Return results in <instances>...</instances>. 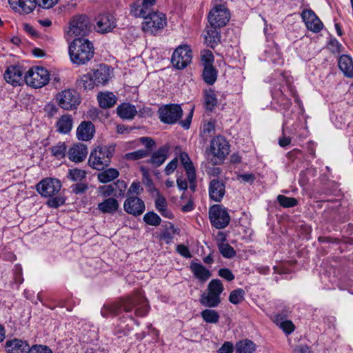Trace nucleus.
<instances>
[{
	"mask_svg": "<svg viewBox=\"0 0 353 353\" xmlns=\"http://www.w3.org/2000/svg\"><path fill=\"white\" fill-rule=\"evenodd\" d=\"M155 207L160 212L161 210L167 208V201L162 195H159L155 201Z\"/></svg>",
	"mask_w": 353,
	"mask_h": 353,
	"instance_id": "54",
	"label": "nucleus"
},
{
	"mask_svg": "<svg viewBox=\"0 0 353 353\" xmlns=\"http://www.w3.org/2000/svg\"><path fill=\"white\" fill-rule=\"evenodd\" d=\"M57 126L58 131L66 134L69 132L72 127V119L68 114L62 116L57 121Z\"/></svg>",
	"mask_w": 353,
	"mask_h": 353,
	"instance_id": "38",
	"label": "nucleus"
},
{
	"mask_svg": "<svg viewBox=\"0 0 353 353\" xmlns=\"http://www.w3.org/2000/svg\"><path fill=\"white\" fill-rule=\"evenodd\" d=\"M101 172L97 174L98 180L103 183H107L117 179L119 175V171L115 168H108L105 170H101Z\"/></svg>",
	"mask_w": 353,
	"mask_h": 353,
	"instance_id": "35",
	"label": "nucleus"
},
{
	"mask_svg": "<svg viewBox=\"0 0 353 353\" xmlns=\"http://www.w3.org/2000/svg\"><path fill=\"white\" fill-rule=\"evenodd\" d=\"M255 349V344L248 339L237 342L235 346L236 353H253Z\"/></svg>",
	"mask_w": 353,
	"mask_h": 353,
	"instance_id": "37",
	"label": "nucleus"
},
{
	"mask_svg": "<svg viewBox=\"0 0 353 353\" xmlns=\"http://www.w3.org/2000/svg\"><path fill=\"white\" fill-rule=\"evenodd\" d=\"M205 107L208 110L212 111L217 105L218 100L215 92L212 89H208L203 91Z\"/></svg>",
	"mask_w": 353,
	"mask_h": 353,
	"instance_id": "34",
	"label": "nucleus"
},
{
	"mask_svg": "<svg viewBox=\"0 0 353 353\" xmlns=\"http://www.w3.org/2000/svg\"><path fill=\"white\" fill-rule=\"evenodd\" d=\"M230 19V12L223 5L214 7L208 14L210 25L214 26H225Z\"/></svg>",
	"mask_w": 353,
	"mask_h": 353,
	"instance_id": "13",
	"label": "nucleus"
},
{
	"mask_svg": "<svg viewBox=\"0 0 353 353\" xmlns=\"http://www.w3.org/2000/svg\"><path fill=\"white\" fill-rule=\"evenodd\" d=\"M30 1H33L34 9L36 8L37 5L42 8L49 9L57 4L58 0H31Z\"/></svg>",
	"mask_w": 353,
	"mask_h": 353,
	"instance_id": "50",
	"label": "nucleus"
},
{
	"mask_svg": "<svg viewBox=\"0 0 353 353\" xmlns=\"http://www.w3.org/2000/svg\"><path fill=\"white\" fill-rule=\"evenodd\" d=\"M5 348L8 353H28L29 345L25 341L14 339L6 342Z\"/></svg>",
	"mask_w": 353,
	"mask_h": 353,
	"instance_id": "22",
	"label": "nucleus"
},
{
	"mask_svg": "<svg viewBox=\"0 0 353 353\" xmlns=\"http://www.w3.org/2000/svg\"><path fill=\"white\" fill-rule=\"evenodd\" d=\"M221 27L210 25L206 28L205 39L208 46L210 48H214L220 41L221 35L217 29Z\"/></svg>",
	"mask_w": 353,
	"mask_h": 353,
	"instance_id": "27",
	"label": "nucleus"
},
{
	"mask_svg": "<svg viewBox=\"0 0 353 353\" xmlns=\"http://www.w3.org/2000/svg\"><path fill=\"white\" fill-rule=\"evenodd\" d=\"M99 191L103 196L108 197L113 194L114 189L112 185H108L100 187Z\"/></svg>",
	"mask_w": 353,
	"mask_h": 353,
	"instance_id": "59",
	"label": "nucleus"
},
{
	"mask_svg": "<svg viewBox=\"0 0 353 353\" xmlns=\"http://www.w3.org/2000/svg\"><path fill=\"white\" fill-rule=\"evenodd\" d=\"M280 327L287 334H290L294 330V325L290 321H284L280 323Z\"/></svg>",
	"mask_w": 353,
	"mask_h": 353,
	"instance_id": "56",
	"label": "nucleus"
},
{
	"mask_svg": "<svg viewBox=\"0 0 353 353\" xmlns=\"http://www.w3.org/2000/svg\"><path fill=\"white\" fill-rule=\"evenodd\" d=\"M69 54L74 63L84 64L93 57V44L87 39H75L69 46Z\"/></svg>",
	"mask_w": 353,
	"mask_h": 353,
	"instance_id": "2",
	"label": "nucleus"
},
{
	"mask_svg": "<svg viewBox=\"0 0 353 353\" xmlns=\"http://www.w3.org/2000/svg\"><path fill=\"white\" fill-rule=\"evenodd\" d=\"M218 248L220 253L225 258L230 259L234 256L236 254V252L234 248L228 243H219Z\"/></svg>",
	"mask_w": 353,
	"mask_h": 353,
	"instance_id": "42",
	"label": "nucleus"
},
{
	"mask_svg": "<svg viewBox=\"0 0 353 353\" xmlns=\"http://www.w3.org/2000/svg\"><path fill=\"white\" fill-rule=\"evenodd\" d=\"M294 353H311V351L307 345H299L294 348Z\"/></svg>",
	"mask_w": 353,
	"mask_h": 353,
	"instance_id": "64",
	"label": "nucleus"
},
{
	"mask_svg": "<svg viewBox=\"0 0 353 353\" xmlns=\"http://www.w3.org/2000/svg\"><path fill=\"white\" fill-rule=\"evenodd\" d=\"M149 155L148 150H138L132 152L126 153L125 159L129 161H136L143 159Z\"/></svg>",
	"mask_w": 353,
	"mask_h": 353,
	"instance_id": "45",
	"label": "nucleus"
},
{
	"mask_svg": "<svg viewBox=\"0 0 353 353\" xmlns=\"http://www.w3.org/2000/svg\"><path fill=\"white\" fill-rule=\"evenodd\" d=\"M134 307H137L135 314L139 316H145L149 311L147 300L140 292L128 297L121 303L104 305L101 312L103 316H107L109 314L117 316L120 314L121 309L125 312H129Z\"/></svg>",
	"mask_w": 353,
	"mask_h": 353,
	"instance_id": "1",
	"label": "nucleus"
},
{
	"mask_svg": "<svg viewBox=\"0 0 353 353\" xmlns=\"http://www.w3.org/2000/svg\"><path fill=\"white\" fill-rule=\"evenodd\" d=\"M174 230H173L172 232L167 230L164 231L161 236V239L165 241L166 243H169L172 241L174 238Z\"/></svg>",
	"mask_w": 353,
	"mask_h": 353,
	"instance_id": "61",
	"label": "nucleus"
},
{
	"mask_svg": "<svg viewBox=\"0 0 353 353\" xmlns=\"http://www.w3.org/2000/svg\"><path fill=\"white\" fill-rule=\"evenodd\" d=\"M203 321L208 323L215 324L218 323L220 316L219 313L212 309H205L201 312Z\"/></svg>",
	"mask_w": 353,
	"mask_h": 353,
	"instance_id": "40",
	"label": "nucleus"
},
{
	"mask_svg": "<svg viewBox=\"0 0 353 353\" xmlns=\"http://www.w3.org/2000/svg\"><path fill=\"white\" fill-rule=\"evenodd\" d=\"M180 160L183 164L188 176L189 181L192 183L196 180L195 169L188 154L181 152L180 155Z\"/></svg>",
	"mask_w": 353,
	"mask_h": 353,
	"instance_id": "29",
	"label": "nucleus"
},
{
	"mask_svg": "<svg viewBox=\"0 0 353 353\" xmlns=\"http://www.w3.org/2000/svg\"><path fill=\"white\" fill-rule=\"evenodd\" d=\"M31 0H8L11 8L20 13L29 14L34 10V3Z\"/></svg>",
	"mask_w": 353,
	"mask_h": 353,
	"instance_id": "26",
	"label": "nucleus"
},
{
	"mask_svg": "<svg viewBox=\"0 0 353 353\" xmlns=\"http://www.w3.org/2000/svg\"><path fill=\"white\" fill-rule=\"evenodd\" d=\"M190 270L194 276L201 281H205L211 276L210 272L200 263H191Z\"/></svg>",
	"mask_w": 353,
	"mask_h": 353,
	"instance_id": "30",
	"label": "nucleus"
},
{
	"mask_svg": "<svg viewBox=\"0 0 353 353\" xmlns=\"http://www.w3.org/2000/svg\"><path fill=\"white\" fill-rule=\"evenodd\" d=\"M210 199L215 202H220L225 194V182L219 179L210 181L208 187Z\"/></svg>",
	"mask_w": 353,
	"mask_h": 353,
	"instance_id": "16",
	"label": "nucleus"
},
{
	"mask_svg": "<svg viewBox=\"0 0 353 353\" xmlns=\"http://www.w3.org/2000/svg\"><path fill=\"white\" fill-rule=\"evenodd\" d=\"M142 191H143V188L141 187L140 183L134 181L131 184V185L127 192V196L128 197L131 196H130L131 194H135L137 195L140 194Z\"/></svg>",
	"mask_w": 353,
	"mask_h": 353,
	"instance_id": "53",
	"label": "nucleus"
},
{
	"mask_svg": "<svg viewBox=\"0 0 353 353\" xmlns=\"http://www.w3.org/2000/svg\"><path fill=\"white\" fill-rule=\"evenodd\" d=\"M124 210L132 215L139 216L145 210V203L140 198L137 196H129L124 201Z\"/></svg>",
	"mask_w": 353,
	"mask_h": 353,
	"instance_id": "17",
	"label": "nucleus"
},
{
	"mask_svg": "<svg viewBox=\"0 0 353 353\" xmlns=\"http://www.w3.org/2000/svg\"><path fill=\"white\" fill-rule=\"evenodd\" d=\"M139 141L145 146V150H148L149 152L155 145L154 141L152 138L148 137H141L139 139Z\"/></svg>",
	"mask_w": 353,
	"mask_h": 353,
	"instance_id": "58",
	"label": "nucleus"
},
{
	"mask_svg": "<svg viewBox=\"0 0 353 353\" xmlns=\"http://www.w3.org/2000/svg\"><path fill=\"white\" fill-rule=\"evenodd\" d=\"M277 201L283 208H292L298 204V201L295 198L288 197L281 194L277 196Z\"/></svg>",
	"mask_w": 353,
	"mask_h": 353,
	"instance_id": "46",
	"label": "nucleus"
},
{
	"mask_svg": "<svg viewBox=\"0 0 353 353\" xmlns=\"http://www.w3.org/2000/svg\"><path fill=\"white\" fill-rule=\"evenodd\" d=\"M229 152V144L223 137L217 136L211 141L210 152L213 155L212 161L214 165L222 163Z\"/></svg>",
	"mask_w": 353,
	"mask_h": 353,
	"instance_id": "6",
	"label": "nucleus"
},
{
	"mask_svg": "<svg viewBox=\"0 0 353 353\" xmlns=\"http://www.w3.org/2000/svg\"><path fill=\"white\" fill-rule=\"evenodd\" d=\"M169 148L167 146L160 147L157 151L154 152L147 163H150L153 167L158 168L161 166L168 157Z\"/></svg>",
	"mask_w": 353,
	"mask_h": 353,
	"instance_id": "25",
	"label": "nucleus"
},
{
	"mask_svg": "<svg viewBox=\"0 0 353 353\" xmlns=\"http://www.w3.org/2000/svg\"><path fill=\"white\" fill-rule=\"evenodd\" d=\"M118 115L125 119H132L137 114L136 108L130 103H122L117 108Z\"/></svg>",
	"mask_w": 353,
	"mask_h": 353,
	"instance_id": "33",
	"label": "nucleus"
},
{
	"mask_svg": "<svg viewBox=\"0 0 353 353\" xmlns=\"http://www.w3.org/2000/svg\"><path fill=\"white\" fill-rule=\"evenodd\" d=\"M72 188L75 194L83 193L88 189V186L85 183H77L72 185Z\"/></svg>",
	"mask_w": 353,
	"mask_h": 353,
	"instance_id": "63",
	"label": "nucleus"
},
{
	"mask_svg": "<svg viewBox=\"0 0 353 353\" xmlns=\"http://www.w3.org/2000/svg\"><path fill=\"white\" fill-rule=\"evenodd\" d=\"M214 55L209 50H205L201 52V63L203 68L213 66Z\"/></svg>",
	"mask_w": 353,
	"mask_h": 353,
	"instance_id": "49",
	"label": "nucleus"
},
{
	"mask_svg": "<svg viewBox=\"0 0 353 353\" xmlns=\"http://www.w3.org/2000/svg\"><path fill=\"white\" fill-rule=\"evenodd\" d=\"M89 19L85 15L75 16L70 23V32L75 36L84 37L90 32Z\"/></svg>",
	"mask_w": 353,
	"mask_h": 353,
	"instance_id": "14",
	"label": "nucleus"
},
{
	"mask_svg": "<svg viewBox=\"0 0 353 353\" xmlns=\"http://www.w3.org/2000/svg\"><path fill=\"white\" fill-rule=\"evenodd\" d=\"M209 217L212 225L217 229L225 228L230 221L227 209L220 205H214L210 208Z\"/></svg>",
	"mask_w": 353,
	"mask_h": 353,
	"instance_id": "9",
	"label": "nucleus"
},
{
	"mask_svg": "<svg viewBox=\"0 0 353 353\" xmlns=\"http://www.w3.org/2000/svg\"><path fill=\"white\" fill-rule=\"evenodd\" d=\"M155 4V0H143L141 4L131 6L130 13L135 17L146 18L152 14V8Z\"/></svg>",
	"mask_w": 353,
	"mask_h": 353,
	"instance_id": "19",
	"label": "nucleus"
},
{
	"mask_svg": "<svg viewBox=\"0 0 353 353\" xmlns=\"http://www.w3.org/2000/svg\"><path fill=\"white\" fill-rule=\"evenodd\" d=\"M165 25V15L161 12H154L144 19L142 23V30L145 32L155 34L162 30Z\"/></svg>",
	"mask_w": 353,
	"mask_h": 353,
	"instance_id": "8",
	"label": "nucleus"
},
{
	"mask_svg": "<svg viewBox=\"0 0 353 353\" xmlns=\"http://www.w3.org/2000/svg\"><path fill=\"white\" fill-rule=\"evenodd\" d=\"M117 26V19L110 12H103L95 18L94 28L101 34L112 32Z\"/></svg>",
	"mask_w": 353,
	"mask_h": 353,
	"instance_id": "12",
	"label": "nucleus"
},
{
	"mask_svg": "<svg viewBox=\"0 0 353 353\" xmlns=\"http://www.w3.org/2000/svg\"><path fill=\"white\" fill-rule=\"evenodd\" d=\"M110 68L104 64H100L96 69L90 72L96 85H105L110 79Z\"/></svg>",
	"mask_w": 353,
	"mask_h": 353,
	"instance_id": "21",
	"label": "nucleus"
},
{
	"mask_svg": "<svg viewBox=\"0 0 353 353\" xmlns=\"http://www.w3.org/2000/svg\"><path fill=\"white\" fill-rule=\"evenodd\" d=\"M23 71L20 66L10 65L4 72V79L7 83L17 86L21 85L23 81Z\"/></svg>",
	"mask_w": 353,
	"mask_h": 353,
	"instance_id": "20",
	"label": "nucleus"
},
{
	"mask_svg": "<svg viewBox=\"0 0 353 353\" xmlns=\"http://www.w3.org/2000/svg\"><path fill=\"white\" fill-rule=\"evenodd\" d=\"M86 176V172L80 169H70L69 170L68 177L73 181H81Z\"/></svg>",
	"mask_w": 353,
	"mask_h": 353,
	"instance_id": "48",
	"label": "nucleus"
},
{
	"mask_svg": "<svg viewBox=\"0 0 353 353\" xmlns=\"http://www.w3.org/2000/svg\"><path fill=\"white\" fill-rule=\"evenodd\" d=\"M28 353H52V351L46 345H34L31 347H29Z\"/></svg>",
	"mask_w": 353,
	"mask_h": 353,
	"instance_id": "52",
	"label": "nucleus"
},
{
	"mask_svg": "<svg viewBox=\"0 0 353 353\" xmlns=\"http://www.w3.org/2000/svg\"><path fill=\"white\" fill-rule=\"evenodd\" d=\"M66 150L67 147L64 142H59L50 148L52 155L57 159L64 158L66 154Z\"/></svg>",
	"mask_w": 353,
	"mask_h": 353,
	"instance_id": "41",
	"label": "nucleus"
},
{
	"mask_svg": "<svg viewBox=\"0 0 353 353\" xmlns=\"http://www.w3.org/2000/svg\"><path fill=\"white\" fill-rule=\"evenodd\" d=\"M50 197L47 201V205L50 208H57L65 203V199L63 196H56Z\"/></svg>",
	"mask_w": 353,
	"mask_h": 353,
	"instance_id": "51",
	"label": "nucleus"
},
{
	"mask_svg": "<svg viewBox=\"0 0 353 353\" xmlns=\"http://www.w3.org/2000/svg\"><path fill=\"white\" fill-rule=\"evenodd\" d=\"M245 291L241 288L232 290L229 295V301L232 304H239L244 299Z\"/></svg>",
	"mask_w": 353,
	"mask_h": 353,
	"instance_id": "43",
	"label": "nucleus"
},
{
	"mask_svg": "<svg viewBox=\"0 0 353 353\" xmlns=\"http://www.w3.org/2000/svg\"><path fill=\"white\" fill-rule=\"evenodd\" d=\"M44 110L48 117H52L57 113L58 108L54 103H48L45 106Z\"/></svg>",
	"mask_w": 353,
	"mask_h": 353,
	"instance_id": "60",
	"label": "nucleus"
},
{
	"mask_svg": "<svg viewBox=\"0 0 353 353\" xmlns=\"http://www.w3.org/2000/svg\"><path fill=\"white\" fill-rule=\"evenodd\" d=\"M94 132L93 123L90 121H83L77 128V136L79 140L89 141L92 139Z\"/></svg>",
	"mask_w": 353,
	"mask_h": 353,
	"instance_id": "24",
	"label": "nucleus"
},
{
	"mask_svg": "<svg viewBox=\"0 0 353 353\" xmlns=\"http://www.w3.org/2000/svg\"><path fill=\"white\" fill-rule=\"evenodd\" d=\"M339 67L347 77H353V62L351 57L342 55L339 59Z\"/></svg>",
	"mask_w": 353,
	"mask_h": 353,
	"instance_id": "31",
	"label": "nucleus"
},
{
	"mask_svg": "<svg viewBox=\"0 0 353 353\" xmlns=\"http://www.w3.org/2000/svg\"><path fill=\"white\" fill-rule=\"evenodd\" d=\"M219 275L228 281H231L234 279V275L232 271L228 268L220 269Z\"/></svg>",
	"mask_w": 353,
	"mask_h": 353,
	"instance_id": "55",
	"label": "nucleus"
},
{
	"mask_svg": "<svg viewBox=\"0 0 353 353\" xmlns=\"http://www.w3.org/2000/svg\"><path fill=\"white\" fill-rule=\"evenodd\" d=\"M224 290L221 281L212 279L208 285L207 290L200 297V303L208 307H216L221 302V294Z\"/></svg>",
	"mask_w": 353,
	"mask_h": 353,
	"instance_id": "4",
	"label": "nucleus"
},
{
	"mask_svg": "<svg viewBox=\"0 0 353 353\" xmlns=\"http://www.w3.org/2000/svg\"><path fill=\"white\" fill-rule=\"evenodd\" d=\"M50 80L49 72L41 66L32 67L25 74L26 84L34 88L46 85Z\"/></svg>",
	"mask_w": 353,
	"mask_h": 353,
	"instance_id": "5",
	"label": "nucleus"
},
{
	"mask_svg": "<svg viewBox=\"0 0 353 353\" xmlns=\"http://www.w3.org/2000/svg\"><path fill=\"white\" fill-rule=\"evenodd\" d=\"M77 83L79 88L83 89L84 90H92L97 85L96 81H94L90 72L81 76Z\"/></svg>",
	"mask_w": 353,
	"mask_h": 353,
	"instance_id": "36",
	"label": "nucleus"
},
{
	"mask_svg": "<svg viewBox=\"0 0 353 353\" xmlns=\"http://www.w3.org/2000/svg\"><path fill=\"white\" fill-rule=\"evenodd\" d=\"M61 188V182L56 179L46 178L37 185V191L45 197L53 196Z\"/></svg>",
	"mask_w": 353,
	"mask_h": 353,
	"instance_id": "15",
	"label": "nucleus"
},
{
	"mask_svg": "<svg viewBox=\"0 0 353 353\" xmlns=\"http://www.w3.org/2000/svg\"><path fill=\"white\" fill-rule=\"evenodd\" d=\"M203 81L208 85H213L217 79V70L214 66L203 68L202 74Z\"/></svg>",
	"mask_w": 353,
	"mask_h": 353,
	"instance_id": "39",
	"label": "nucleus"
},
{
	"mask_svg": "<svg viewBox=\"0 0 353 353\" xmlns=\"http://www.w3.org/2000/svg\"><path fill=\"white\" fill-rule=\"evenodd\" d=\"M88 154V148L83 143L74 144L68 150L69 159L76 163L83 161Z\"/></svg>",
	"mask_w": 353,
	"mask_h": 353,
	"instance_id": "23",
	"label": "nucleus"
},
{
	"mask_svg": "<svg viewBox=\"0 0 353 353\" xmlns=\"http://www.w3.org/2000/svg\"><path fill=\"white\" fill-rule=\"evenodd\" d=\"M216 121L211 119L207 122H204L201 134L203 136L211 137L215 132Z\"/></svg>",
	"mask_w": 353,
	"mask_h": 353,
	"instance_id": "47",
	"label": "nucleus"
},
{
	"mask_svg": "<svg viewBox=\"0 0 353 353\" xmlns=\"http://www.w3.org/2000/svg\"><path fill=\"white\" fill-rule=\"evenodd\" d=\"M178 165V160L176 158L169 162L165 168V173L166 175H170L174 172Z\"/></svg>",
	"mask_w": 353,
	"mask_h": 353,
	"instance_id": "57",
	"label": "nucleus"
},
{
	"mask_svg": "<svg viewBox=\"0 0 353 353\" xmlns=\"http://www.w3.org/2000/svg\"><path fill=\"white\" fill-rule=\"evenodd\" d=\"M143 221L148 225L152 226H158L161 224V219L154 212H149L144 214Z\"/></svg>",
	"mask_w": 353,
	"mask_h": 353,
	"instance_id": "44",
	"label": "nucleus"
},
{
	"mask_svg": "<svg viewBox=\"0 0 353 353\" xmlns=\"http://www.w3.org/2000/svg\"><path fill=\"white\" fill-rule=\"evenodd\" d=\"M99 105L103 108L114 106L117 102L116 96L111 92H101L97 97Z\"/></svg>",
	"mask_w": 353,
	"mask_h": 353,
	"instance_id": "32",
	"label": "nucleus"
},
{
	"mask_svg": "<svg viewBox=\"0 0 353 353\" xmlns=\"http://www.w3.org/2000/svg\"><path fill=\"white\" fill-rule=\"evenodd\" d=\"M119 207L118 201L113 197H109L99 203L97 208L103 213L113 214L118 210Z\"/></svg>",
	"mask_w": 353,
	"mask_h": 353,
	"instance_id": "28",
	"label": "nucleus"
},
{
	"mask_svg": "<svg viewBox=\"0 0 353 353\" xmlns=\"http://www.w3.org/2000/svg\"><path fill=\"white\" fill-rule=\"evenodd\" d=\"M233 351V345L230 342H225L219 349L218 353H232Z\"/></svg>",
	"mask_w": 353,
	"mask_h": 353,
	"instance_id": "62",
	"label": "nucleus"
},
{
	"mask_svg": "<svg viewBox=\"0 0 353 353\" xmlns=\"http://www.w3.org/2000/svg\"><path fill=\"white\" fill-rule=\"evenodd\" d=\"M159 114L161 121L167 124H174L181 117L183 110L178 104H168L161 107Z\"/></svg>",
	"mask_w": 353,
	"mask_h": 353,
	"instance_id": "10",
	"label": "nucleus"
},
{
	"mask_svg": "<svg viewBox=\"0 0 353 353\" xmlns=\"http://www.w3.org/2000/svg\"><path fill=\"white\" fill-rule=\"evenodd\" d=\"M114 152V147L112 145L98 146L90 155V166L97 170H103L110 164Z\"/></svg>",
	"mask_w": 353,
	"mask_h": 353,
	"instance_id": "3",
	"label": "nucleus"
},
{
	"mask_svg": "<svg viewBox=\"0 0 353 353\" xmlns=\"http://www.w3.org/2000/svg\"><path fill=\"white\" fill-rule=\"evenodd\" d=\"M301 17L309 30L314 32H319L322 30V22L312 10H303Z\"/></svg>",
	"mask_w": 353,
	"mask_h": 353,
	"instance_id": "18",
	"label": "nucleus"
},
{
	"mask_svg": "<svg viewBox=\"0 0 353 353\" xmlns=\"http://www.w3.org/2000/svg\"><path fill=\"white\" fill-rule=\"evenodd\" d=\"M56 100L61 108L67 110L76 109L81 103L79 93L72 89H65L59 92Z\"/></svg>",
	"mask_w": 353,
	"mask_h": 353,
	"instance_id": "7",
	"label": "nucleus"
},
{
	"mask_svg": "<svg viewBox=\"0 0 353 353\" xmlns=\"http://www.w3.org/2000/svg\"><path fill=\"white\" fill-rule=\"evenodd\" d=\"M192 50L189 46H179L173 52L171 61L177 69L185 68L192 61Z\"/></svg>",
	"mask_w": 353,
	"mask_h": 353,
	"instance_id": "11",
	"label": "nucleus"
}]
</instances>
